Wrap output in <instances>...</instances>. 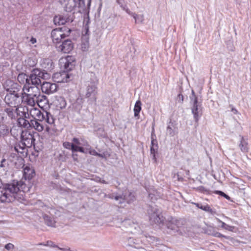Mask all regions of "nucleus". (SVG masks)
<instances>
[{
	"instance_id": "1",
	"label": "nucleus",
	"mask_w": 251,
	"mask_h": 251,
	"mask_svg": "<svg viewBox=\"0 0 251 251\" xmlns=\"http://www.w3.org/2000/svg\"><path fill=\"white\" fill-rule=\"evenodd\" d=\"M23 113L25 118L32 117L33 120H37L39 121H45L49 126H47L45 130L49 134L52 135L56 132L54 122L55 119L53 115L47 111L41 112L39 109L35 107H24Z\"/></svg>"
},
{
	"instance_id": "2",
	"label": "nucleus",
	"mask_w": 251,
	"mask_h": 251,
	"mask_svg": "<svg viewBox=\"0 0 251 251\" xmlns=\"http://www.w3.org/2000/svg\"><path fill=\"white\" fill-rule=\"evenodd\" d=\"M25 184L22 181L14 180L12 183L6 184L0 191V201L2 202H10L15 199L18 200V195L25 191Z\"/></svg>"
},
{
	"instance_id": "3",
	"label": "nucleus",
	"mask_w": 251,
	"mask_h": 251,
	"mask_svg": "<svg viewBox=\"0 0 251 251\" xmlns=\"http://www.w3.org/2000/svg\"><path fill=\"white\" fill-rule=\"evenodd\" d=\"M3 86L7 91L9 92L5 97V103L11 107H18L20 104L21 98L17 91L15 90H13V89L18 90V85L17 83H14L11 80H8L4 83Z\"/></svg>"
},
{
	"instance_id": "4",
	"label": "nucleus",
	"mask_w": 251,
	"mask_h": 251,
	"mask_svg": "<svg viewBox=\"0 0 251 251\" xmlns=\"http://www.w3.org/2000/svg\"><path fill=\"white\" fill-rule=\"evenodd\" d=\"M16 130L21 135V138L22 141L21 143L22 146H21L20 145H16L15 147V150L18 152L23 153L24 152V150L25 149V146L30 147L33 145L35 139L33 135L29 131L27 130H22L20 128L17 129L16 127H13L11 129L10 132L11 134L14 136H18V134H16L15 132V131Z\"/></svg>"
},
{
	"instance_id": "5",
	"label": "nucleus",
	"mask_w": 251,
	"mask_h": 251,
	"mask_svg": "<svg viewBox=\"0 0 251 251\" xmlns=\"http://www.w3.org/2000/svg\"><path fill=\"white\" fill-rule=\"evenodd\" d=\"M91 76L93 77L92 81H88L87 83L86 92L85 97L88 98L89 104H96L97 101V84L98 80L94 74L91 73Z\"/></svg>"
},
{
	"instance_id": "6",
	"label": "nucleus",
	"mask_w": 251,
	"mask_h": 251,
	"mask_svg": "<svg viewBox=\"0 0 251 251\" xmlns=\"http://www.w3.org/2000/svg\"><path fill=\"white\" fill-rule=\"evenodd\" d=\"M49 77V75L47 73L35 69L28 76L29 83L32 85L37 86L42 83L41 79H45Z\"/></svg>"
},
{
	"instance_id": "7",
	"label": "nucleus",
	"mask_w": 251,
	"mask_h": 251,
	"mask_svg": "<svg viewBox=\"0 0 251 251\" xmlns=\"http://www.w3.org/2000/svg\"><path fill=\"white\" fill-rule=\"evenodd\" d=\"M190 102L194 118L196 122L198 123L200 117L201 116V103L198 101V98L193 90L192 91V96L190 97Z\"/></svg>"
},
{
	"instance_id": "8",
	"label": "nucleus",
	"mask_w": 251,
	"mask_h": 251,
	"mask_svg": "<svg viewBox=\"0 0 251 251\" xmlns=\"http://www.w3.org/2000/svg\"><path fill=\"white\" fill-rule=\"evenodd\" d=\"M66 28H59L53 29L51 33V36L54 43L58 44L63 38L69 36L71 30L69 29L66 32H65Z\"/></svg>"
},
{
	"instance_id": "9",
	"label": "nucleus",
	"mask_w": 251,
	"mask_h": 251,
	"mask_svg": "<svg viewBox=\"0 0 251 251\" xmlns=\"http://www.w3.org/2000/svg\"><path fill=\"white\" fill-rule=\"evenodd\" d=\"M148 213L150 220L152 222L160 224L164 220L163 216L156 207H150L148 209Z\"/></svg>"
},
{
	"instance_id": "10",
	"label": "nucleus",
	"mask_w": 251,
	"mask_h": 251,
	"mask_svg": "<svg viewBox=\"0 0 251 251\" xmlns=\"http://www.w3.org/2000/svg\"><path fill=\"white\" fill-rule=\"evenodd\" d=\"M22 95L25 96L37 98L40 96V91L37 86L32 85L29 83L25 84L22 88Z\"/></svg>"
},
{
	"instance_id": "11",
	"label": "nucleus",
	"mask_w": 251,
	"mask_h": 251,
	"mask_svg": "<svg viewBox=\"0 0 251 251\" xmlns=\"http://www.w3.org/2000/svg\"><path fill=\"white\" fill-rule=\"evenodd\" d=\"M184 221L182 219H177L171 217L166 222V226L168 228L173 230H177L184 225Z\"/></svg>"
},
{
	"instance_id": "12",
	"label": "nucleus",
	"mask_w": 251,
	"mask_h": 251,
	"mask_svg": "<svg viewBox=\"0 0 251 251\" xmlns=\"http://www.w3.org/2000/svg\"><path fill=\"white\" fill-rule=\"evenodd\" d=\"M56 47L58 51L67 53L72 50L74 48V45L71 40H67L63 42L61 44L56 45Z\"/></svg>"
},
{
	"instance_id": "13",
	"label": "nucleus",
	"mask_w": 251,
	"mask_h": 251,
	"mask_svg": "<svg viewBox=\"0 0 251 251\" xmlns=\"http://www.w3.org/2000/svg\"><path fill=\"white\" fill-rule=\"evenodd\" d=\"M41 90L45 94H52L56 91L57 85L53 83L44 81L41 85Z\"/></svg>"
},
{
	"instance_id": "14",
	"label": "nucleus",
	"mask_w": 251,
	"mask_h": 251,
	"mask_svg": "<svg viewBox=\"0 0 251 251\" xmlns=\"http://www.w3.org/2000/svg\"><path fill=\"white\" fill-rule=\"evenodd\" d=\"M127 246L129 248V250L133 249L139 250V251H145L144 244L138 239L130 238L128 240Z\"/></svg>"
},
{
	"instance_id": "15",
	"label": "nucleus",
	"mask_w": 251,
	"mask_h": 251,
	"mask_svg": "<svg viewBox=\"0 0 251 251\" xmlns=\"http://www.w3.org/2000/svg\"><path fill=\"white\" fill-rule=\"evenodd\" d=\"M61 63L64 64L65 70L69 71L75 66V58L74 56L68 55L66 58L61 59Z\"/></svg>"
},
{
	"instance_id": "16",
	"label": "nucleus",
	"mask_w": 251,
	"mask_h": 251,
	"mask_svg": "<svg viewBox=\"0 0 251 251\" xmlns=\"http://www.w3.org/2000/svg\"><path fill=\"white\" fill-rule=\"evenodd\" d=\"M53 78L57 83L67 82L69 78V75L65 72L56 73L53 74Z\"/></svg>"
},
{
	"instance_id": "17",
	"label": "nucleus",
	"mask_w": 251,
	"mask_h": 251,
	"mask_svg": "<svg viewBox=\"0 0 251 251\" xmlns=\"http://www.w3.org/2000/svg\"><path fill=\"white\" fill-rule=\"evenodd\" d=\"M72 141L73 142V146H74L75 149L76 150H74V152L79 151L82 153H86V151L85 150V148H84L81 146H84L83 144L85 142H87L86 141H84L83 143H81L79 139L75 137L73 138Z\"/></svg>"
},
{
	"instance_id": "18",
	"label": "nucleus",
	"mask_w": 251,
	"mask_h": 251,
	"mask_svg": "<svg viewBox=\"0 0 251 251\" xmlns=\"http://www.w3.org/2000/svg\"><path fill=\"white\" fill-rule=\"evenodd\" d=\"M240 140L239 144V147L241 151L243 152L246 153L249 151V147L248 142V138L240 136Z\"/></svg>"
},
{
	"instance_id": "19",
	"label": "nucleus",
	"mask_w": 251,
	"mask_h": 251,
	"mask_svg": "<svg viewBox=\"0 0 251 251\" xmlns=\"http://www.w3.org/2000/svg\"><path fill=\"white\" fill-rule=\"evenodd\" d=\"M34 170L32 167L26 166L23 170V177L25 179H31L34 176Z\"/></svg>"
},
{
	"instance_id": "20",
	"label": "nucleus",
	"mask_w": 251,
	"mask_h": 251,
	"mask_svg": "<svg viewBox=\"0 0 251 251\" xmlns=\"http://www.w3.org/2000/svg\"><path fill=\"white\" fill-rule=\"evenodd\" d=\"M114 199L116 201L120 200V203H122L124 201H126L127 203H129L133 201L134 196L131 193H129L128 196L126 194H124L122 196H115Z\"/></svg>"
},
{
	"instance_id": "21",
	"label": "nucleus",
	"mask_w": 251,
	"mask_h": 251,
	"mask_svg": "<svg viewBox=\"0 0 251 251\" xmlns=\"http://www.w3.org/2000/svg\"><path fill=\"white\" fill-rule=\"evenodd\" d=\"M41 66L47 71L51 70L53 68V62L49 58L43 59L41 60Z\"/></svg>"
},
{
	"instance_id": "22",
	"label": "nucleus",
	"mask_w": 251,
	"mask_h": 251,
	"mask_svg": "<svg viewBox=\"0 0 251 251\" xmlns=\"http://www.w3.org/2000/svg\"><path fill=\"white\" fill-rule=\"evenodd\" d=\"M40 121L37 120H30V127H33L35 130L38 132H41L44 129V126Z\"/></svg>"
},
{
	"instance_id": "23",
	"label": "nucleus",
	"mask_w": 251,
	"mask_h": 251,
	"mask_svg": "<svg viewBox=\"0 0 251 251\" xmlns=\"http://www.w3.org/2000/svg\"><path fill=\"white\" fill-rule=\"evenodd\" d=\"M69 21V18L66 16L57 15L54 18V22L55 25H64Z\"/></svg>"
},
{
	"instance_id": "24",
	"label": "nucleus",
	"mask_w": 251,
	"mask_h": 251,
	"mask_svg": "<svg viewBox=\"0 0 251 251\" xmlns=\"http://www.w3.org/2000/svg\"><path fill=\"white\" fill-rule=\"evenodd\" d=\"M76 3L75 0H68L64 4V9L67 12L72 11L76 7Z\"/></svg>"
},
{
	"instance_id": "25",
	"label": "nucleus",
	"mask_w": 251,
	"mask_h": 251,
	"mask_svg": "<svg viewBox=\"0 0 251 251\" xmlns=\"http://www.w3.org/2000/svg\"><path fill=\"white\" fill-rule=\"evenodd\" d=\"M36 102L40 107L45 106L48 103V100L46 96L44 95H40L36 98Z\"/></svg>"
},
{
	"instance_id": "26",
	"label": "nucleus",
	"mask_w": 251,
	"mask_h": 251,
	"mask_svg": "<svg viewBox=\"0 0 251 251\" xmlns=\"http://www.w3.org/2000/svg\"><path fill=\"white\" fill-rule=\"evenodd\" d=\"M55 104L57 108L62 109L66 107L67 102L64 98L59 97L56 100Z\"/></svg>"
},
{
	"instance_id": "27",
	"label": "nucleus",
	"mask_w": 251,
	"mask_h": 251,
	"mask_svg": "<svg viewBox=\"0 0 251 251\" xmlns=\"http://www.w3.org/2000/svg\"><path fill=\"white\" fill-rule=\"evenodd\" d=\"M141 102L138 100L136 101L134 107V115L137 119H139V113L141 110Z\"/></svg>"
},
{
	"instance_id": "28",
	"label": "nucleus",
	"mask_w": 251,
	"mask_h": 251,
	"mask_svg": "<svg viewBox=\"0 0 251 251\" xmlns=\"http://www.w3.org/2000/svg\"><path fill=\"white\" fill-rule=\"evenodd\" d=\"M18 125L20 127L28 128L30 127V122L24 118H19L17 121Z\"/></svg>"
},
{
	"instance_id": "29",
	"label": "nucleus",
	"mask_w": 251,
	"mask_h": 251,
	"mask_svg": "<svg viewBox=\"0 0 251 251\" xmlns=\"http://www.w3.org/2000/svg\"><path fill=\"white\" fill-rule=\"evenodd\" d=\"M158 145L157 141L152 138L151 147V154L152 155L153 159L155 160V152L157 150Z\"/></svg>"
},
{
	"instance_id": "30",
	"label": "nucleus",
	"mask_w": 251,
	"mask_h": 251,
	"mask_svg": "<svg viewBox=\"0 0 251 251\" xmlns=\"http://www.w3.org/2000/svg\"><path fill=\"white\" fill-rule=\"evenodd\" d=\"M25 101L27 105L26 107H34L36 102V99L35 97L25 96Z\"/></svg>"
},
{
	"instance_id": "31",
	"label": "nucleus",
	"mask_w": 251,
	"mask_h": 251,
	"mask_svg": "<svg viewBox=\"0 0 251 251\" xmlns=\"http://www.w3.org/2000/svg\"><path fill=\"white\" fill-rule=\"evenodd\" d=\"M18 81L21 84H26L29 83L28 76L25 74H20L17 77Z\"/></svg>"
},
{
	"instance_id": "32",
	"label": "nucleus",
	"mask_w": 251,
	"mask_h": 251,
	"mask_svg": "<svg viewBox=\"0 0 251 251\" xmlns=\"http://www.w3.org/2000/svg\"><path fill=\"white\" fill-rule=\"evenodd\" d=\"M44 219L45 223L48 226L52 227L55 226V221L54 219L48 215H45Z\"/></svg>"
},
{
	"instance_id": "33",
	"label": "nucleus",
	"mask_w": 251,
	"mask_h": 251,
	"mask_svg": "<svg viewBox=\"0 0 251 251\" xmlns=\"http://www.w3.org/2000/svg\"><path fill=\"white\" fill-rule=\"evenodd\" d=\"M83 102V100L82 98H78L73 104V106L76 110H79L82 107Z\"/></svg>"
},
{
	"instance_id": "34",
	"label": "nucleus",
	"mask_w": 251,
	"mask_h": 251,
	"mask_svg": "<svg viewBox=\"0 0 251 251\" xmlns=\"http://www.w3.org/2000/svg\"><path fill=\"white\" fill-rule=\"evenodd\" d=\"M89 48V43L87 38L85 37L82 39L81 43V50L83 51H86Z\"/></svg>"
},
{
	"instance_id": "35",
	"label": "nucleus",
	"mask_w": 251,
	"mask_h": 251,
	"mask_svg": "<svg viewBox=\"0 0 251 251\" xmlns=\"http://www.w3.org/2000/svg\"><path fill=\"white\" fill-rule=\"evenodd\" d=\"M9 133V129L5 125H0V136H4Z\"/></svg>"
},
{
	"instance_id": "36",
	"label": "nucleus",
	"mask_w": 251,
	"mask_h": 251,
	"mask_svg": "<svg viewBox=\"0 0 251 251\" xmlns=\"http://www.w3.org/2000/svg\"><path fill=\"white\" fill-rule=\"evenodd\" d=\"M174 127L173 124L171 122H170L167 127L166 133L171 136H173L175 134V131L173 129Z\"/></svg>"
},
{
	"instance_id": "37",
	"label": "nucleus",
	"mask_w": 251,
	"mask_h": 251,
	"mask_svg": "<svg viewBox=\"0 0 251 251\" xmlns=\"http://www.w3.org/2000/svg\"><path fill=\"white\" fill-rule=\"evenodd\" d=\"M130 14L132 15L136 23L141 24L144 20L143 15H137L134 13H131V12Z\"/></svg>"
},
{
	"instance_id": "38",
	"label": "nucleus",
	"mask_w": 251,
	"mask_h": 251,
	"mask_svg": "<svg viewBox=\"0 0 251 251\" xmlns=\"http://www.w3.org/2000/svg\"><path fill=\"white\" fill-rule=\"evenodd\" d=\"M83 145L85 147V151H89L90 154L96 156L98 154V153L95 150L91 149V147L87 142H85Z\"/></svg>"
},
{
	"instance_id": "39",
	"label": "nucleus",
	"mask_w": 251,
	"mask_h": 251,
	"mask_svg": "<svg viewBox=\"0 0 251 251\" xmlns=\"http://www.w3.org/2000/svg\"><path fill=\"white\" fill-rule=\"evenodd\" d=\"M63 146L68 150H71L73 152H74V150H76L75 149L74 146L73 145V142L72 143L69 142H65L63 144Z\"/></svg>"
},
{
	"instance_id": "40",
	"label": "nucleus",
	"mask_w": 251,
	"mask_h": 251,
	"mask_svg": "<svg viewBox=\"0 0 251 251\" xmlns=\"http://www.w3.org/2000/svg\"><path fill=\"white\" fill-rule=\"evenodd\" d=\"M116 1L124 10H125L128 14H130V11L126 6V5L123 4L124 0H116Z\"/></svg>"
},
{
	"instance_id": "41",
	"label": "nucleus",
	"mask_w": 251,
	"mask_h": 251,
	"mask_svg": "<svg viewBox=\"0 0 251 251\" xmlns=\"http://www.w3.org/2000/svg\"><path fill=\"white\" fill-rule=\"evenodd\" d=\"M194 204L198 208L201 209L205 211H209L211 210L210 207L208 205H202L201 204L198 203H194Z\"/></svg>"
},
{
	"instance_id": "42",
	"label": "nucleus",
	"mask_w": 251,
	"mask_h": 251,
	"mask_svg": "<svg viewBox=\"0 0 251 251\" xmlns=\"http://www.w3.org/2000/svg\"><path fill=\"white\" fill-rule=\"evenodd\" d=\"M131 227L134 228V229L131 230V232L133 234H137L140 232V227L137 224H133Z\"/></svg>"
},
{
	"instance_id": "43",
	"label": "nucleus",
	"mask_w": 251,
	"mask_h": 251,
	"mask_svg": "<svg viewBox=\"0 0 251 251\" xmlns=\"http://www.w3.org/2000/svg\"><path fill=\"white\" fill-rule=\"evenodd\" d=\"M25 62L27 64V65H28L29 67H33L36 64V61L34 59L30 57L28 58L25 60Z\"/></svg>"
},
{
	"instance_id": "44",
	"label": "nucleus",
	"mask_w": 251,
	"mask_h": 251,
	"mask_svg": "<svg viewBox=\"0 0 251 251\" xmlns=\"http://www.w3.org/2000/svg\"><path fill=\"white\" fill-rule=\"evenodd\" d=\"M9 165L8 161L5 158H3L1 161L0 164V167L2 168L4 170L8 167Z\"/></svg>"
},
{
	"instance_id": "45",
	"label": "nucleus",
	"mask_w": 251,
	"mask_h": 251,
	"mask_svg": "<svg viewBox=\"0 0 251 251\" xmlns=\"http://www.w3.org/2000/svg\"><path fill=\"white\" fill-rule=\"evenodd\" d=\"M196 190L197 191H199L201 193H203L204 194H208L209 193L208 190H207V189H206L205 187H204L202 186L198 187L197 188H196Z\"/></svg>"
},
{
	"instance_id": "46",
	"label": "nucleus",
	"mask_w": 251,
	"mask_h": 251,
	"mask_svg": "<svg viewBox=\"0 0 251 251\" xmlns=\"http://www.w3.org/2000/svg\"><path fill=\"white\" fill-rule=\"evenodd\" d=\"M17 110L18 107H16L14 108H7L6 111L9 116L12 117L13 116V111L16 112Z\"/></svg>"
},
{
	"instance_id": "47",
	"label": "nucleus",
	"mask_w": 251,
	"mask_h": 251,
	"mask_svg": "<svg viewBox=\"0 0 251 251\" xmlns=\"http://www.w3.org/2000/svg\"><path fill=\"white\" fill-rule=\"evenodd\" d=\"M45 246H49L50 247L55 248L57 247V246L55 245L52 241H48L46 242V244H44Z\"/></svg>"
},
{
	"instance_id": "48",
	"label": "nucleus",
	"mask_w": 251,
	"mask_h": 251,
	"mask_svg": "<svg viewBox=\"0 0 251 251\" xmlns=\"http://www.w3.org/2000/svg\"><path fill=\"white\" fill-rule=\"evenodd\" d=\"M85 4L84 0H78V6L84 9Z\"/></svg>"
},
{
	"instance_id": "49",
	"label": "nucleus",
	"mask_w": 251,
	"mask_h": 251,
	"mask_svg": "<svg viewBox=\"0 0 251 251\" xmlns=\"http://www.w3.org/2000/svg\"><path fill=\"white\" fill-rule=\"evenodd\" d=\"M234 229H235V227L234 226H231L228 225L227 224L225 228V229L230 231H233Z\"/></svg>"
},
{
	"instance_id": "50",
	"label": "nucleus",
	"mask_w": 251,
	"mask_h": 251,
	"mask_svg": "<svg viewBox=\"0 0 251 251\" xmlns=\"http://www.w3.org/2000/svg\"><path fill=\"white\" fill-rule=\"evenodd\" d=\"M5 248L8 250H11L14 248V245L12 244L8 243L5 246Z\"/></svg>"
},
{
	"instance_id": "51",
	"label": "nucleus",
	"mask_w": 251,
	"mask_h": 251,
	"mask_svg": "<svg viewBox=\"0 0 251 251\" xmlns=\"http://www.w3.org/2000/svg\"><path fill=\"white\" fill-rule=\"evenodd\" d=\"M178 100L179 102L182 103L183 101V96L181 94H179L177 96Z\"/></svg>"
},
{
	"instance_id": "52",
	"label": "nucleus",
	"mask_w": 251,
	"mask_h": 251,
	"mask_svg": "<svg viewBox=\"0 0 251 251\" xmlns=\"http://www.w3.org/2000/svg\"><path fill=\"white\" fill-rule=\"evenodd\" d=\"M216 194H219L221 196H223L225 197L226 198H229L228 196H227L226 194H225L224 192H223L222 191H217L216 192Z\"/></svg>"
},
{
	"instance_id": "53",
	"label": "nucleus",
	"mask_w": 251,
	"mask_h": 251,
	"mask_svg": "<svg viewBox=\"0 0 251 251\" xmlns=\"http://www.w3.org/2000/svg\"><path fill=\"white\" fill-rule=\"evenodd\" d=\"M5 117L3 113H0V123H3L4 121Z\"/></svg>"
},
{
	"instance_id": "54",
	"label": "nucleus",
	"mask_w": 251,
	"mask_h": 251,
	"mask_svg": "<svg viewBox=\"0 0 251 251\" xmlns=\"http://www.w3.org/2000/svg\"><path fill=\"white\" fill-rule=\"evenodd\" d=\"M218 222L221 224V225H222L221 227L225 229L226 224V223H225L224 222H222L220 219H218Z\"/></svg>"
},
{
	"instance_id": "55",
	"label": "nucleus",
	"mask_w": 251,
	"mask_h": 251,
	"mask_svg": "<svg viewBox=\"0 0 251 251\" xmlns=\"http://www.w3.org/2000/svg\"><path fill=\"white\" fill-rule=\"evenodd\" d=\"M231 111L233 112L234 114H237L238 113L237 110L233 107H232Z\"/></svg>"
},
{
	"instance_id": "56",
	"label": "nucleus",
	"mask_w": 251,
	"mask_h": 251,
	"mask_svg": "<svg viewBox=\"0 0 251 251\" xmlns=\"http://www.w3.org/2000/svg\"><path fill=\"white\" fill-rule=\"evenodd\" d=\"M213 235L214 236H215V237H222L223 236V235L221 234L219 232H216L215 233V234H213Z\"/></svg>"
},
{
	"instance_id": "57",
	"label": "nucleus",
	"mask_w": 251,
	"mask_h": 251,
	"mask_svg": "<svg viewBox=\"0 0 251 251\" xmlns=\"http://www.w3.org/2000/svg\"><path fill=\"white\" fill-rule=\"evenodd\" d=\"M30 42L32 44H33L36 42V40L35 38H32L30 40Z\"/></svg>"
},
{
	"instance_id": "58",
	"label": "nucleus",
	"mask_w": 251,
	"mask_h": 251,
	"mask_svg": "<svg viewBox=\"0 0 251 251\" xmlns=\"http://www.w3.org/2000/svg\"><path fill=\"white\" fill-rule=\"evenodd\" d=\"M97 156H98L100 157H103V156L102 154L99 153H98V154Z\"/></svg>"
},
{
	"instance_id": "59",
	"label": "nucleus",
	"mask_w": 251,
	"mask_h": 251,
	"mask_svg": "<svg viewBox=\"0 0 251 251\" xmlns=\"http://www.w3.org/2000/svg\"><path fill=\"white\" fill-rule=\"evenodd\" d=\"M235 242H237V243H239V242H239V241H238V240H235Z\"/></svg>"
},
{
	"instance_id": "60",
	"label": "nucleus",
	"mask_w": 251,
	"mask_h": 251,
	"mask_svg": "<svg viewBox=\"0 0 251 251\" xmlns=\"http://www.w3.org/2000/svg\"><path fill=\"white\" fill-rule=\"evenodd\" d=\"M151 194H149V197H151V198L152 199V197H151Z\"/></svg>"
}]
</instances>
